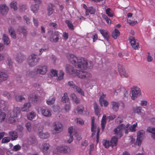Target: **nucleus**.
I'll list each match as a JSON object with an SVG mask.
<instances>
[{"label":"nucleus","mask_w":155,"mask_h":155,"mask_svg":"<svg viewBox=\"0 0 155 155\" xmlns=\"http://www.w3.org/2000/svg\"><path fill=\"white\" fill-rule=\"evenodd\" d=\"M92 66V63L91 61H87L86 59L82 57L78 58V78H91V74L85 71L84 70L87 68H91Z\"/></svg>","instance_id":"f257e3e1"},{"label":"nucleus","mask_w":155,"mask_h":155,"mask_svg":"<svg viewBox=\"0 0 155 155\" xmlns=\"http://www.w3.org/2000/svg\"><path fill=\"white\" fill-rule=\"evenodd\" d=\"M48 68L45 65H39L35 68L34 71H29L28 73V75L30 77H33L36 74H45L47 72Z\"/></svg>","instance_id":"f03ea898"},{"label":"nucleus","mask_w":155,"mask_h":155,"mask_svg":"<svg viewBox=\"0 0 155 155\" xmlns=\"http://www.w3.org/2000/svg\"><path fill=\"white\" fill-rule=\"evenodd\" d=\"M129 125V124L125 125L123 124H120L114 130L115 134L120 137H121L124 131H125V134H127L128 133V127Z\"/></svg>","instance_id":"7ed1b4c3"},{"label":"nucleus","mask_w":155,"mask_h":155,"mask_svg":"<svg viewBox=\"0 0 155 155\" xmlns=\"http://www.w3.org/2000/svg\"><path fill=\"white\" fill-rule=\"evenodd\" d=\"M21 109L18 107L14 108L13 110L10 114V117L9 119V120H12L10 123H13L15 121V118L18 115L20 114Z\"/></svg>","instance_id":"20e7f679"},{"label":"nucleus","mask_w":155,"mask_h":155,"mask_svg":"<svg viewBox=\"0 0 155 155\" xmlns=\"http://www.w3.org/2000/svg\"><path fill=\"white\" fill-rule=\"evenodd\" d=\"M39 60V58L37 55L32 54L29 56L28 62L30 66H33L36 64Z\"/></svg>","instance_id":"39448f33"},{"label":"nucleus","mask_w":155,"mask_h":155,"mask_svg":"<svg viewBox=\"0 0 155 155\" xmlns=\"http://www.w3.org/2000/svg\"><path fill=\"white\" fill-rule=\"evenodd\" d=\"M145 134V131L141 130H139L137 133L136 143L138 146H140L143 141Z\"/></svg>","instance_id":"423d86ee"},{"label":"nucleus","mask_w":155,"mask_h":155,"mask_svg":"<svg viewBox=\"0 0 155 155\" xmlns=\"http://www.w3.org/2000/svg\"><path fill=\"white\" fill-rule=\"evenodd\" d=\"M131 93L132 94L131 99L134 100L141 94L140 90V88L134 87L131 89Z\"/></svg>","instance_id":"0eeeda50"},{"label":"nucleus","mask_w":155,"mask_h":155,"mask_svg":"<svg viewBox=\"0 0 155 155\" xmlns=\"http://www.w3.org/2000/svg\"><path fill=\"white\" fill-rule=\"evenodd\" d=\"M66 57L68 60L75 67L78 65V62L76 61L78 60L77 57L72 54L68 53L66 54Z\"/></svg>","instance_id":"6e6552de"},{"label":"nucleus","mask_w":155,"mask_h":155,"mask_svg":"<svg viewBox=\"0 0 155 155\" xmlns=\"http://www.w3.org/2000/svg\"><path fill=\"white\" fill-rule=\"evenodd\" d=\"M54 130L56 133H59L63 130V125L62 124L59 122H55L53 124Z\"/></svg>","instance_id":"1a4fd4ad"},{"label":"nucleus","mask_w":155,"mask_h":155,"mask_svg":"<svg viewBox=\"0 0 155 155\" xmlns=\"http://www.w3.org/2000/svg\"><path fill=\"white\" fill-rule=\"evenodd\" d=\"M58 151L64 154L68 153L70 152V149L68 146H58L57 148Z\"/></svg>","instance_id":"9d476101"},{"label":"nucleus","mask_w":155,"mask_h":155,"mask_svg":"<svg viewBox=\"0 0 155 155\" xmlns=\"http://www.w3.org/2000/svg\"><path fill=\"white\" fill-rule=\"evenodd\" d=\"M129 40L133 48L135 49H138L139 44L137 40L135 39L133 37H131L129 38Z\"/></svg>","instance_id":"9b49d317"},{"label":"nucleus","mask_w":155,"mask_h":155,"mask_svg":"<svg viewBox=\"0 0 155 155\" xmlns=\"http://www.w3.org/2000/svg\"><path fill=\"white\" fill-rule=\"evenodd\" d=\"M59 33L58 32H55L52 33L50 40L52 42H57L58 41Z\"/></svg>","instance_id":"f8f14e48"},{"label":"nucleus","mask_w":155,"mask_h":155,"mask_svg":"<svg viewBox=\"0 0 155 155\" xmlns=\"http://www.w3.org/2000/svg\"><path fill=\"white\" fill-rule=\"evenodd\" d=\"M68 132L70 134V139L67 141L69 143H71L73 140V136L75 135V136H76L77 132L73 130L72 127H70L68 128Z\"/></svg>","instance_id":"ddd939ff"},{"label":"nucleus","mask_w":155,"mask_h":155,"mask_svg":"<svg viewBox=\"0 0 155 155\" xmlns=\"http://www.w3.org/2000/svg\"><path fill=\"white\" fill-rule=\"evenodd\" d=\"M118 69L120 75L122 77L127 78L128 77V73L126 72V71L124 69L123 66L119 65L118 66Z\"/></svg>","instance_id":"4468645a"},{"label":"nucleus","mask_w":155,"mask_h":155,"mask_svg":"<svg viewBox=\"0 0 155 155\" xmlns=\"http://www.w3.org/2000/svg\"><path fill=\"white\" fill-rule=\"evenodd\" d=\"M66 69L67 73H68L70 74H75L76 75H77V70L75 71L74 69V68L71 65L68 64H67L66 65Z\"/></svg>","instance_id":"2eb2a0df"},{"label":"nucleus","mask_w":155,"mask_h":155,"mask_svg":"<svg viewBox=\"0 0 155 155\" xmlns=\"http://www.w3.org/2000/svg\"><path fill=\"white\" fill-rule=\"evenodd\" d=\"M41 114L46 117H49L51 115V111L48 108H41Z\"/></svg>","instance_id":"dca6fc26"},{"label":"nucleus","mask_w":155,"mask_h":155,"mask_svg":"<svg viewBox=\"0 0 155 155\" xmlns=\"http://www.w3.org/2000/svg\"><path fill=\"white\" fill-rule=\"evenodd\" d=\"M50 146L49 143H45L41 146V150L44 154L48 153L50 151Z\"/></svg>","instance_id":"f3484780"},{"label":"nucleus","mask_w":155,"mask_h":155,"mask_svg":"<svg viewBox=\"0 0 155 155\" xmlns=\"http://www.w3.org/2000/svg\"><path fill=\"white\" fill-rule=\"evenodd\" d=\"M8 11V8L5 4L1 5H0V12L3 15H6Z\"/></svg>","instance_id":"a211bd4d"},{"label":"nucleus","mask_w":155,"mask_h":155,"mask_svg":"<svg viewBox=\"0 0 155 155\" xmlns=\"http://www.w3.org/2000/svg\"><path fill=\"white\" fill-rule=\"evenodd\" d=\"M41 131H40V129L38 130V135L39 137L41 139H45L48 138L49 137V134L47 133H43L42 132L43 128L41 127Z\"/></svg>","instance_id":"6ab92c4d"},{"label":"nucleus","mask_w":155,"mask_h":155,"mask_svg":"<svg viewBox=\"0 0 155 155\" xmlns=\"http://www.w3.org/2000/svg\"><path fill=\"white\" fill-rule=\"evenodd\" d=\"M8 135L12 140H16L18 137L17 133L14 130H11L9 132Z\"/></svg>","instance_id":"aec40b11"},{"label":"nucleus","mask_w":155,"mask_h":155,"mask_svg":"<svg viewBox=\"0 0 155 155\" xmlns=\"http://www.w3.org/2000/svg\"><path fill=\"white\" fill-rule=\"evenodd\" d=\"M16 56L15 60L20 63L22 62L25 58V56L20 53H17Z\"/></svg>","instance_id":"412c9836"},{"label":"nucleus","mask_w":155,"mask_h":155,"mask_svg":"<svg viewBox=\"0 0 155 155\" xmlns=\"http://www.w3.org/2000/svg\"><path fill=\"white\" fill-rule=\"evenodd\" d=\"M99 31L104 38L108 41L109 38V34L108 31L105 29H100Z\"/></svg>","instance_id":"4be33fe9"},{"label":"nucleus","mask_w":155,"mask_h":155,"mask_svg":"<svg viewBox=\"0 0 155 155\" xmlns=\"http://www.w3.org/2000/svg\"><path fill=\"white\" fill-rule=\"evenodd\" d=\"M147 131L152 134L151 137L155 140V127H149L147 128Z\"/></svg>","instance_id":"5701e85b"},{"label":"nucleus","mask_w":155,"mask_h":155,"mask_svg":"<svg viewBox=\"0 0 155 155\" xmlns=\"http://www.w3.org/2000/svg\"><path fill=\"white\" fill-rule=\"evenodd\" d=\"M8 74L5 72L0 71V81H5L7 79Z\"/></svg>","instance_id":"b1692460"},{"label":"nucleus","mask_w":155,"mask_h":155,"mask_svg":"<svg viewBox=\"0 0 155 155\" xmlns=\"http://www.w3.org/2000/svg\"><path fill=\"white\" fill-rule=\"evenodd\" d=\"M111 105L113 110L115 111L118 110L120 106L119 103L116 101H113L111 102Z\"/></svg>","instance_id":"393cba45"},{"label":"nucleus","mask_w":155,"mask_h":155,"mask_svg":"<svg viewBox=\"0 0 155 155\" xmlns=\"http://www.w3.org/2000/svg\"><path fill=\"white\" fill-rule=\"evenodd\" d=\"M129 126L128 127V132L130 131L131 132H135L136 131V128L137 126V122L135 123L134 124L130 126L129 124Z\"/></svg>","instance_id":"a878e982"},{"label":"nucleus","mask_w":155,"mask_h":155,"mask_svg":"<svg viewBox=\"0 0 155 155\" xmlns=\"http://www.w3.org/2000/svg\"><path fill=\"white\" fill-rule=\"evenodd\" d=\"M54 5L51 4L48 5V16H50L53 13L54 10Z\"/></svg>","instance_id":"bb28decb"},{"label":"nucleus","mask_w":155,"mask_h":155,"mask_svg":"<svg viewBox=\"0 0 155 155\" xmlns=\"http://www.w3.org/2000/svg\"><path fill=\"white\" fill-rule=\"evenodd\" d=\"M6 114L0 109V123L3 122L6 118Z\"/></svg>","instance_id":"cd10ccee"},{"label":"nucleus","mask_w":155,"mask_h":155,"mask_svg":"<svg viewBox=\"0 0 155 155\" xmlns=\"http://www.w3.org/2000/svg\"><path fill=\"white\" fill-rule=\"evenodd\" d=\"M106 117L105 114H104L102 117L101 121V125L102 126V129L103 130L104 129L105 125L106 124Z\"/></svg>","instance_id":"c85d7f7f"},{"label":"nucleus","mask_w":155,"mask_h":155,"mask_svg":"<svg viewBox=\"0 0 155 155\" xmlns=\"http://www.w3.org/2000/svg\"><path fill=\"white\" fill-rule=\"evenodd\" d=\"M8 31L11 36L13 38H15L16 35L15 31L13 28L12 27H10L8 28Z\"/></svg>","instance_id":"c756f323"},{"label":"nucleus","mask_w":155,"mask_h":155,"mask_svg":"<svg viewBox=\"0 0 155 155\" xmlns=\"http://www.w3.org/2000/svg\"><path fill=\"white\" fill-rule=\"evenodd\" d=\"M120 33L119 30L115 29L113 32L112 36L114 39H116L117 37L120 35Z\"/></svg>","instance_id":"7c9ffc66"},{"label":"nucleus","mask_w":155,"mask_h":155,"mask_svg":"<svg viewBox=\"0 0 155 155\" xmlns=\"http://www.w3.org/2000/svg\"><path fill=\"white\" fill-rule=\"evenodd\" d=\"M95 12V9L92 7H89L86 11V14L88 15L90 13L91 14H94Z\"/></svg>","instance_id":"2f4dec72"},{"label":"nucleus","mask_w":155,"mask_h":155,"mask_svg":"<svg viewBox=\"0 0 155 155\" xmlns=\"http://www.w3.org/2000/svg\"><path fill=\"white\" fill-rule=\"evenodd\" d=\"M30 107L31 104L30 103H25L24 104L23 107H22L21 109L22 111H28Z\"/></svg>","instance_id":"473e14b6"},{"label":"nucleus","mask_w":155,"mask_h":155,"mask_svg":"<svg viewBox=\"0 0 155 155\" xmlns=\"http://www.w3.org/2000/svg\"><path fill=\"white\" fill-rule=\"evenodd\" d=\"M91 131L93 132H95L96 129V126L94 123V117H91Z\"/></svg>","instance_id":"72a5a7b5"},{"label":"nucleus","mask_w":155,"mask_h":155,"mask_svg":"<svg viewBox=\"0 0 155 155\" xmlns=\"http://www.w3.org/2000/svg\"><path fill=\"white\" fill-rule=\"evenodd\" d=\"M2 39L4 45H8L10 43L9 38L5 34H3Z\"/></svg>","instance_id":"f704fd0d"},{"label":"nucleus","mask_w":155,"mask_h":155,"mask_svg":"<svg viewBox=\"0 0 155 155\" xmlns=\"http://www.w3.org/2000/svg\"><path fill=\"white\" fill-rule=\"evenodd\" d=\"M39 8L38 5L37 4L32 5L31 7V9L34 13H36Z\"/></svg>","instance_id":"c9c22d12"},{"label":"nucleus","mask_w":155,"mask_h":155,"mask_svg":"<svg viewBox=\"0 0 155 155\" xmlns=\"http://www.w3.org/2000/svg\"><path fill=\"white\" fill-rule=\"evenodd\" d=\"M106 14L109 17H112L114 16V13L110 8H108L106 10Z\"/></svg>","instance_id":"e433bc0d"},{"label":"nucleus","mask_w":155,"mask_h":155,"mask_svg":"<svg viewBox=\"0 0 155 155\" xmlns=\"http://www.w3.org/2000/svg\"><path fill=\"white\" fill-rule=\"evenodd\" d=\"M10 6L11 8H13L14 11H16L18 9L17 3L16 1L12 2L10 3Z\"/></svg>","instance_id":"4c0bfd02"},{"label":"nucleus","mask_w":155,"mask_h":155,"mask_svg":"<svg viewBox=\"0 0 155 155\" xmlns=\"http://www.w3.org/2000/svg\"><path fill=\"white\" fill-rule=\"evenodd\" d=\"M85 113V110L84 107L82 106H79L78 107V114L82 115Z\"/></svg>","instance_id":"58836bf2"},{"label":"nucleus","mask_w":155,"mask_h":155,"mask_svg":"<svg viewBox=\"0 0 155 155\" xmlns=\"http://www.w3.org/2000/svg\"><path fill=\"white\" fill-rule=\"evenodd\" d=\"M94 108L95 110V114L99 117L100 116V110L98 108V105L96 104H94Z\"/></svg>","instance_id":"ea45409f"},{"label":"nucleus","mask_w":155,"mask_h":155,"mask_svg":"<svg viewBox=\"0 0 155 155\" xmlns=\"http://www.w3.org/2000/svg\"><path fill=\"white\" fill-rule=\"evenodd\" d=\"M102 142L103 145L106 148H108L110 146H111L110 141L109 142V141L107 140H104Z\"/></svg>","instance_id":"a19ab883"},{"label":"nucleus","mask_w":155,"mask_h":155,"mask_svg":"<svg viewBox=\"0 0 155 155\" xmlns=\"http://www.w3.org/2000/svg\"><path fill=\"white\" fill-rule=\"evenodd\" d=\"M69 100V98L68 96L67 93H65L64 96L62 98V101L63 103L68 102Z\"/></svg>","instance_id":"79ce46f5"},{"label":"nucleus","mask_w":155,"mask_h":155,"mask_svg":"<svg viewBox=\"0 0 155 155\" xmlns=\"http://www.w3.org/2000/svg\"><path fill=\"white\" fill-rule=\"evenodd\" d=\"M36 114L33 111H31L27 115V118L28 120H32L36 116Z\"/></svg>","instance_id":"37998d69"},{"label":"nucleus","mask_w":155,"mask_h":155,"mask_svg":"<svg viewBox=\"0 0 155 155\" xmlns=\"http://www.w3.org/2000/svg\"><path fill=\"white\" fill-rule=\"evenodd\" d=\"M117 139L116 137H112L111 140V144L112 146H116L117 143Z\"/></svg>","instance_id":"c03bdc74"},{"label":"nucleus","mask_w":155,"mask_h":155,"mask_svg":"<svg viewBox=\"0 0 155 155\" xmlns=\"http://www.w3.org/2000/svg\"><path fill=\"white\" fill-rule=\"evenodd\" d=\"M65 23L67 25V26L70 30H73L74 29V27L72 22L69 20H66Z\"/></svg>","instance_id":"a18cd8bd"},{"label":"nucleus","mask_w":155,"mask_h":155,"mask_svg":"<svg viewBox=\"0 0 155 155\" xmlns=\"http://www.w3.org/2000/svg\"><path fill=\"white\" fill-rule=\"evenodd\" d=\"M124 120L123 116L122 115H119L115 120V121L118 123L122 122Z\"/></svg>","instance_id":"49530a36"},{"label":"nucleus","mask_w":155,"mask_h":155,"mask_svg":"<svg viewBox=\"0 0 155 155\" xmlns=\"http://www.w3.org/2000/svg\"><path fill=\"white\" fill-rule=\"evenodd\" d=\"M11 140V138L9 137H5L2 138V143H6L9 142Z\"/></svg>","instance_id":"de8ad7c7"},{"label":"nucleus","mask_w":155,"mask_h":155,"mask_svg":"<svg viewBox=\"0 0 155 155\" xmlns=\"http://www.w3.org/2000/svg\"><path fill=\"white\" fill-rule=\"evenodd\" d=\"M100 102L101 106L104 105L105 107H106L108 105V101L107 100H101V101H100Z\"/></svg>","instance_id":"09e8293b"},{"label":"nucleus","mask_w":155,"mask_h":155,"mask_svg":"<svg viewBox=\"0 0 155 155\" xmlns=\"http://www.w3.org/2000/svg\"><path fill=\"white\" fill-rule=\"evenodd\" d=\"M64 75V72L62 71H59L58 76L57 78V80H60L62 79Z\"/></svg>","instance_id":"8fccbe9b"},{"label":"nucleus","mask_w":155,"mask_h":155,"mask_svg":"<svg viewBox=\"0 0 155 155\" xmlns=\"http://www.w3.org/2000/svg\"><path fill=\"white\" fill-rule=\"evenodd\" d=\"M25 127L27 130L28 132H30L31 129V123L27 122L25 124Z\"/></svg>","instance_id":"3c124183"},{"label":"nucleus","mask_w":155,"mask_h":155,"mask_svg":"<svg viewBox=\"0 0 155 155\" xmlns=\"http://www.w3.org/2000/svg\"><path fill=\"white\" fill-rule=\"evenodd\" d=\"M55 100V97H53L51 100L48 99L46 101L47 104L48 105H51L53 104Z\"/></svg>","instance_id":"603ef678"},{"label":"nucleus","mask_w":155,"mask_h":155,"mask_svg":"<svg viewBox=\"0 0 155 155\" xmlns=\"http://www.w3.org/2000/svg\"><path fill=\"white\" fill-rule=\"evenodd\" d=\"M27 29V28L25 26L21 27L20 29L21 31L25 36H26L27 34V31H26Z\"/></svg>","instance_id":"864d4df0"},{"label":"nucleus","mask_w":155,"mask_h":155,"mask_svg":"<svg viewBox=\"0 0 155 155\" xmlns=\"http://www.w3.org/2000/svg\"><path fill=\"white\" fill-rule=\"evenodd\" d=\"M129 141L132 146L135 145V139L133 138L132 136L129 137Z\"/></svg>","instance_id":"5fc2aeb1"},{"label":"nucleus","mask_w":155,"mask_h":155,"mask_svg":"<svg viewBox=\"0 0 155 155\" xmlns=\"http://www.w3.org/2000/svg\"><path fill=\"white\" fill-rule=\"evenodd\" d=\"M68 85L73 88H76V91H78L77 87L75 85L73 81H70L68 82Z\"/></svg>","instance_id":"6e6d98bb"},{"label":"nucleus","mask_w":155,"mask_h":155,"mask_svg":"<svg viewBox=\"0 0 155 155\" xmlns=\"http://www.w3.org/2000/svg\"><path fill=\"white\" fill-rule=\"evenodd\" d=\"M30 98L32 101H34L35 102L37 101L38 97L35 94H32L30 96Z\"/></svg>","instance_id":"4d7b16f0"},{"label":"nucleus","mask_w":155,"mask_h":155,"mask_svg":"<svg viewBox=\"0 0 155 155\" xmlns=\"http://www.w3.org/2000/svg\"><path fill=\"white\" fill-rule=\"evenodd\" d=\"M21 148V146L18 144L14 146L13 148V150L15 151H17L18 150H19Z\"/></svg>","instance_id":"13d9d810"},{"label":"nucleus","mask_w":155,"mask_h":155,"mask_svg":"<svg viewBox=\"0 0 155 155\" xmlns=\"http://www.w3.org/2000/svg\"><path fill=\"white\" fill-rule=\"evenodd\" d=\"M71 97L72 100L76 103H78V98L76 95L74 93L72 94L71 95Z\"/></svg>","instance_id":"bf43d9fd"},{"label":"nucleus","mask_w":155,"mask_h":155,"mask_svg":"<svg viewBox=\"0 0 155 155\" xmlns=\"http://www.w3.org/2000/svg\"><path fill=\"white\" fill-rule=\"evenodd\" d=\"M12 63L13 62L11 59L8 58V65L9 68H12Z\"/></svg>","instance_id":"052dcab7"},{"label":"nucleus","mask_w":155,"mask_h":155,"mask_svg":"<svg viewBox=\"0 0 155 155\" xmlns=\"http://www.w3.org/2000/svg\"><path fill=\"white\" fill-rule=\"evenodd\" d=\"M147 61L148 62H151L153 60V58L149 53H147Z\"/></svg>","instance_id":"680f3d73"},{"label":"nucleus","mask_w":155,"mask_h":155,"mask_svg":"<svg viewBox=\"0 0 155 155\" xmlns=\"http://www.w3.org/2000/svg\"><path fill=\"white\" fill-rule=\"evenodd\" d=\"M16 100L17 101H21L25 99V98L22 96H17L15 97Z\"/></svg>","instance_id":"e2e57ef3"},{"label":"nucleus","mask_w":155,"mask_h":155,"mask_svg":"<svg viewBox=\"0 0 155 155\" xmlns=\"http://www.w3.org/2000/svg\"><path fill=\"white\" fill-rule=\"evenodd\" d=\"M19 8L22 11H25L27 9V7L25 5L21 4L19 6Z\"/></svg>","instance_id":"0e129e2a"},{"label":"nucleus","mask_w":155,"mask_h":155,"mask_svg":"<svg viewBox=\"0 0 155 155\" xmlns=\"http://www.w3.org/2000/svg\"><path fill=\"white\" fill-rule=\"evenodd\" d=\"M49 26L50 27H52L54 28H56L58 27V25L57 24L55 23L54 22H51L49 24Z\"/></svg>","instance_id":"69168bd1"},{"label":"nucleus","mask_w":155,"mask_h":155,"mask_svg":"<svg viewBox=\"0 0 155 155\" xmlns=\"http://www.w3.org/2000/svg\"><path fill=\"white\" fill-rule=\"evenodd\" d=\"M142 109L140 107H137L134 110V112L137 114H139L141 111Z\"/></svg>","instance_id":"338daca9"},{"label":"nucleus","mask_w":155,"mask_h":155,"mask_svg":"<svg viewBox=\"0 0 155 155\" xmlns=\"http://www.w3.org/2000/svg\"><path fill=\"white\" fill-rule=\"evenodd\" d=\"M128 22L131 25L133 26L135 25L137 22V21H131L130 20H128Z\"/></svg>","instance_id":"774afa93"}]
</instances>
